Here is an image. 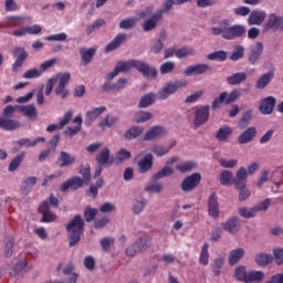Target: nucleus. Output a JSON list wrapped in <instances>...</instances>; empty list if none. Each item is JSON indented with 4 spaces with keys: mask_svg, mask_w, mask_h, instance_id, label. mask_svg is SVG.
I'll use <instances>...</instances> for the list:
<instances>
[{
    "mask_svg": "<svg viewBox=\"0 0 283 283\" xmlns=\"http://www.w3.org/2000/svg\"><path fill=\"white\" fill-rule=\"evenodd\" d=\"M247 32V28L242 24L230 25L228 20L220 22L219 27L212 28V34L214 36L222 35V39L227 41H233V39H240Z\"/></svg>",
    "mask_w": 283,
    "mask_h": 283,
    "instance_id": "1",
    "label": "nucleus"
},
{
    "mask_svg": "<svg viewBox=\"0 0 283 283\" xmlns=\"http://www.w3.org/2000/svg\"><path fill=\"white\" fill-rule=\"evenodd\" d=\"M84 227L85 221H83V218H81V216H76L66 224V231L70 238V247H76V244H78Z\"/></svg>",
    "mask_w": 283,
    "mask_h": 283,
    "instance_id": "2",
    "label": "nucleus"
},
{
    "mask_svg": "<svg viewBox=\"0 0 283 283\" xmlns=\"http://www.w3.org/2000/svg\"><path fill=\"white\" fill-rule=\"evenodd\" d=\"M138 17L140 19H146V17H148L143 23L144 32H151V30H156V25H158V21L163 20L160 11L154 12V7H148L146 8V10L140 11Z\"/></svg>",
    "mask_w": 283,
    "mask_h": 283,
    "instance_id": "3",
    "label": "nucleus"
},
{
    "mask_svg": "<svg viewBox=\"0 0 283 283\" xmlns=\"http://www.w3.org/2000/svg\"><path fill=\"white\" fill-rule=\"evenodd\" d=\"M71 75L70 73H57L53 77H51V81L54 86V93L56 96H60L61 98H67V95L70 94V91H67V84L70 83Z\"/></svg>",
    "mask_w": 283,
    "mask_h": 283,
    "instance_id": "4",
    "label": "nucleus"
},
{
    "mask_svg": "<svg viewBox=\"0 0 283 283\" xmlns=\"http://www.w3.org/2000/svg\"><path fill=\"white\" fill-rule=\"evenodd\" d=\"M181 87H187V81L179 80L166 83L157 93L159 101H167L171 94H176Z\"/></svg>",
    "mask_w": 283,
    "mask_h": 283,
    "instance_id": "5",
    "label": "nucleus"
},
{
    "mask_svg": "<svg viewBox=\"0 0 283 283\" xmlns=\"http://www.w3.org/2000/svg\"><path fill=\"white\" fill-rule=\"evenodd\" d=\"M202 180V175L200 172H193L192 175L187 176L181 182V189L185 192L193 191L200 181Z\"/></svg>",
    "mask_w": 283,
    "mask_h": 283,
    "instance_id": "6",
    "label": "nucleus"
},
{
    "mask_svg": "<svg viewBox=\"0 0 283 283\" xmlns=\"http://www.w3.org/2000/svg\"><path fill=\"white\" fill-rule=\"evenodd\" d=\"M140 74H143L144 78H147L148 81H154L158 76V71L154 66H149V64L138 61L137 62V69Z\"/></svg>",
    "mask_w": 283,
    "mask_h": 283,
    "instance_id": "7",
    "label": "nucleus"
},
{
    "mask_svg": "<svg viewBox=\"0 0 283 283\" xmlns=\"http://www.w3.org/2000/svg\"><path fill=\"white\" fill-rule=\"evenodd\" d=\"M178 160H180V157H178V156L171 157L166 163V166L153 176L151 180H160V178H166V176H171V174H174V167H171V166L175 163H178Z\"/></svg>",
    "mask_w": 283,
    "mask_h": 283,
    "instance_id": "8",
    "label": "nucleus"
},
{
    "mask_svg": "<svg viewBox=\"0 0 283 283\" xmlns=\"http://www.w3.org/2000/svg\"><path fill=\"white\" fill-rule=\"evenodd\" d=\"M277 103V99H275L274 96H268L261 99V103L259 105V112L263 114V116H269L270 114H273V109H275V104Z\"/></svg>",
    "mask_w": 283,
    "mask_h": 283,
    "instance_id": "9",
    "label": "nucleus"
},
{
    "mask_svg": "<svg viewBox=\"0 0 283 283\" xmlns=\"http://www.w3.org/2000/svg\"><path fill=\"white\" fill-rule=\"evenodd\" d=\"M82 126H83V117L81 115H76L72 119L71 125L65 128L64 136H70V138H72V136H76V134L81 132Z\"/></svg>",
    "mask_w": 283,
    "mask_h": 283,
    "instance_id": "10",
    "label": "nucleus"
},
{
    "mask_svg": "<svg viewBox=\"0 0 283 283\" xmlns=\"http://www.w3.org/2000/svg\"><path fill=\"white\" fill-rule=\"evenodd\" d=\"M208 213L211 218H220V203H218V195L212 192L208 200Z\"/></svg>",
    "mask_w": 283,
    "mask_h": 283,
    "instance_id": "11",
    "label": "nucleus"
},
{
    "mask_svg": "<svg viewBox=\"0 0 283 283\" xmlns=\"http://www.w3.org/2000/svg\"><path fill=\"white\" fill-rule=\"evenodd\" d=\"M262 52H264V45L262 42H255L250 46V54H249V63L251 65H255L260 56H262Z\"/></svg>",
    "mask_w": 283,
    "mask_h": 283,
    "instance_id": "12",
    "label": "nucleus"
},
{
    "mask_svg": "<svg viewBox=\"0 0 283 283\" xmlns=\"http://www.w3.org/2000/svg\"><path fill=\"white\" fill-rule=\"evenodd\" d=\"M223 231H228L231 235L240 232V219L238 217H232L226 222L221 223Z\"/></svg>",
    "mask_w": 283,
    "mask_h": 283,
    "instance_id": "13",
    "label": "nucleus"
},
{
    "mask_svg": "<svg viewBox=\"0 0 283 283\" xmlns=\"http://www.w3.org/2000/svg\"><path fill=\"white\" fill-rule=\"evenodd\" d=\"M95 160L99 167H109L114 163V158L109 156V148L107 147L101 149Z\"/></svg>",
    "mask_w": 283,
    "mask_h": 283,
    "instance_id": "14",
    "label": "nucleus"
},
{
    "mask_svg": "<svg viewBox=\"0 0 283 283\" xmlns=\"http://www.w3.org/2000/svg\"><path fill=\"white\" fill-rule=\"evenodd\" d=\"M138 174H147V171H151V167H154V155L146 154L143 159H140L137 164Z\"/></svg>",
    "mask_w": 283,
    "mask_h": 283,
    "instance_id": "15",
    "label": "nucleus"
},
{
    "mask_svg": "<svg viewBox=\"0 0 283 283\" xmlns=\"http://www.w3.org/2000/svg\"><path fill=\"white\" fill-rule=\"evenodd\" d=\"M118 125V116L114 114H107L106 116L102 117L98 127L102 132H105L107 128L112 129V127H116Z\"/></svg>",
    "mask_w": 283,
    "mask_h": 283,
    "instance_id": "16",
    "label": "nucleus"
},
{
    "mask_svg": "<svg viewBox=\"0 0 283 283\" xmlns=\"http://www.w3.org/2000/svg\"><path fill=\"white\" fill-rule=\"evenodd\" d=\"M39 143H45V137H39L36 139H30V138H22L14 143V149L19 151V149H22V147H25L27 149H30V147H36Z\"/></svg>",
    "mask_w": 283,
    "mask_h": 283,
    "instance_id": "17",
    "label": "nucleus"
},
{
    "mask_svg": "<svg viewBox=\"0 0 283 283\" xmlns=\"http://www.w3.org/2000/svg\"><path fill=\"white\" fill-rule=\"evenodd\" d=\"M85 185V180H83L81 177L75 176L73 178L67 179L64 181L60 188L61 191H67V189H81Z\"/></svg>",
    "mask_w": 283,
    "mask_h": 283,
    "instance_id": "18",
    "label": "nucleus"
},
{
    "mask_svg": "<svg viewBox=\"0 0 283 283\" xmlns=\"http://www.w3.org/2000/svg\"><path fill=\"white\" fill-rule=\"evenodd\" d=\"M207 120H209V106L199 107L195 115V127H200V125H205Z\"/></svg>",
    "mask_w": 283,
    "mask_h": 283,
    "instance_id": "19",
    "label": "nucleus"
},
{
    "mask_svg": "<svg viewBox=\"0 0 283 283\" xmlns=\"http://www.w3.org/2000/svg\"><path fill=\"white\" fill-rule=\"evenodd\" d=\"M266 19V11L253 10L248 18L249 25H262Z\"/></svg>",
    "mask_w": 283,
    "mask_h": 283,
    "instance_id": "20",
    "label": "nucleus"
},
{
    "mask_svg": "<svg viewBox=\"0 0 283 283\" xmlns=\"http://www.w3.org/2000/svg\"><path fill=\"white\" fill-rule=\"evenodd\" d=\"M247 254V250L244 248H235L232 249L228 256V263L230 266H235L242 258Z\"/></svg>",
    "mask_w": 283,
    "mask_h": 283,
    "instance_id": "21",
    "label": "nucleus"
},
{
    "mask_svg": "<svg viewBox=\"0 0 283 283\" xmlns=\"http://www.w3.org/2000/svg\"><path fill=\"white\" fill-rule=\"evenodd\" d=\"M258 136V128L249 127L238 137L239 145H249Z\"/></svg>",
    "mask_w": 283,
    "mask_h": 283,
    "instance_id": "22",
    "label": "nucleus"
},
{
    "mask_svg": "<svg viewBox=\"0 0 283 283\" xmlns=\"http://www.w3.org/2000/svg\"><path fill=\"white\" fill-rule=\"evenodd\" d=\"M264 28L265 30H280V28H282V17H279L275 13H270L266 22L264 23Z\"/></svg>",
    "mask_w": 283,
    "mask_h": 283,
    "instance_id": "23",
    "label": "nucleus"
},
{
    "mask_svg": "<svg viewBox=\"0 0 283 283\" xmlns=\"http://www.w3.org/2000/svg\"><path fill=\"white\" fill-rule=\"evenodd\" d=\"M57 163L60 167H73V165H76V156L67 151H61Z\"/></svg>",
    "mask_w": 283,
    "mask_h": 283,
    "instance_id": "24",
    "label": "nucleus"
},
{
    "mask_svg": "<svg viewBox=\"0 0 283 283\" xmlns=\"http://www.w3.org/2000/svg\"><path fill=\"white\" fill-rule=\"evenodd\" d=\"M275 78V72L270 71L262 74L255 82L256 90H264Z\"/></svg>",
    "mask_w": 283,
    "mask_h": 283,
    "instance_id": "25",
    "label": "nucleus"
},
{
    "mask_svg": "<svg viewBox=\"0 0 283 283\" xmlns=\"http://www.w3.org/2000/svg\"><path fill=\"white\" fill-rule=\"evenodd\" d=\"M247 178H249L247 168L241 167L237 171L235 178H234V185H235L237 189H242V188L247 187Z\"/></svg>",
    "mask_w": 283,
    "mask_h": 283,
    "instance_id": "26",
    "label": "nucleus"
},
{
    "mask_svg": "<svg viewBox=\"0 0 283 283\" xmlns=\"http://www.w3.org/2000/svg\"><path fill=\"white\" fill-rule=\"evenodd\" d=\"M165 128L163 126H153L145 133V140H156L160 136H165Z\"/></svg>",
    "mask_w": 283,
    "mask_h": 283,
    "instance_id": "27",
    "label": "nucleus"
},
{
    "mask_svg": "<svg viewBox=\"0 0 283 283\" xmlns=\"http://www.w3.org/2000/svg\"><path fill=\"white\" fill-rule=\"evenodd\" d=\"M266 182H275V172L271 170H263L261 171L260 178L256 181V187L261 189V187H264Z\"/></svg>",
    "mask_w": 283,
    "mask_h": 283,
    "instance_id": "28",
    "label": "nucleus"
},
{
    "mask_svg": "<svg viewBox=\"0 0 283 283\" xmlns=\"http://www.w3.org/2000/svg\"><path fill=\"white\" fill-rule=\"evenodd\" d=\"M126 41H127V34L125 33L117 34L115 39H113V41L106 45L105 52L107 53L114 52V50H116L122 43H125Z\"/></svg>",
    "mask_w": 283,
    "mask_h": 283,
    "instance_id": "29",
    "label": "nucleus"
},
{
    "mask_svg": "<svg viewBox=\"0 0 283 283\" xmlns=\"http://www.w3.org/2000/svg\"><path fill=\"white\" fill-rule=\"evenodd\" d=\"M153 118H154V114L151 112H147V111H137L133 115V122L137 123V125L147 123L148 120H151Z\"/></svg>",
    "mask_w": 283,
    "mask_h": 283,
    "instance_id": "30",
    "label": "nucleus"
},
{
    "mask_svg": "<svg viewBox=\"0 0 283 283\" xmlns=\"http://www.w3.org/2000/svg\"><path fill=\"white\" fill-rule=\"evenodd\" d=\"M39 209L42 213L43 222H54V220H56V214L50 211V203H48V200L44 201Z\"/></svg>",
    "mask_w": 283,
    "mask_h": 283,
    "instance_id": "31",
    "label": "nucleus"
},
{
    "mask_svg": "<svg viewBox=\"0 0 283 283\" xmlns=\"http://www.w3.org/2000/svg\"><path fill=\"white\" fill-rule=\"evenodd\" d=\"M145 128L143 126H132L124 133V138L126 140H136V138L143 136Z\"/></svg>",
    "mask_w": 283,
    "mask_h": 283,
    "instance_id": "32",
    "label": "nucleus"
},
{
    "mask_svg": "<svg viewBox=\"0 0 283 283\" xmlns=\"http://www.w3.org/2000/svg\"><path fill=\"white\" fill-rule=\"evenodd\" d=\"M145 207H147V199L137 197L133 200L132 211L135 216H139V213L145 211Z\"/></svg>",
    "mask_w": 283,
    "mask_h": 283,
    "instance_id": "33",
    "label": "nucleus"
},
{
    "mask_svg": "<svg viewBox=\"0 0 283 283\" xmlns=\"http://www.w3.org/2000/svg\"><path fill=\"white\" fill-rule=\"evenodd\" d=\"M231 134H233V128L229 126H224L218 129L216 134V139L219 143H228L229 138L231 137Z\"/></svg>",
    "mask_w": 283,
    "mask_h": 283,
    "instance_id": "34",
    "label": "nucleus"
},
{
    "mask_svg": "<svg viewBox=\"0 0 283 283\" xmlns=\"http://www.w3.org/2000/svg\"><path fill=\"white\" fill-rule=\"evenodd\" d=\"M14 56H18L17 61L13 64V70L17 72L21 65H23V61L28 59V52L23 48H17L14 50Z\"/></svg>",
    "mask_w": 283,
    "mask_h": 283,
    "instance_id": "35",
    "label": "nucleus"
},
{
    "mask_svg": "<svg viewBox=\"0 0 283 283\" xmlns=\"http://www.w3.org/2000/svg\"><path fill=\"white\" fill-rule=\"evenodd\" d=\"M17 109L28 118H36V106H34L33 104L17 105Z\"/></svg>",
    "mask_w": 283,
    "mask_h": 283,
    "instance_id": "36",
    "label": "nucleus"
},
{
    "mask_svg": "<svg viewBox=\"0 0 283 283\" xmlns=\"http://www.w3.org/2000/svg\"><path fill=\"white\" fill-rule=\"evenodd\" d=\"M94 54H96V46L90 49H80V55L84 65H88L92 63V59H94Z\"/></svg>",
    "mask_w": 283,
    "mask_h": 283,
    "instance_id": "37",
    "label": "nucleus"
},
{
    "mask_svg": "<svg viewBox=\"0 0 283 283\" xmlns=\"http://www.w3.org/2000/svg\"><path fill=\"white\" fill-rule=\"evenodd\" d=\"M21 124L14 119H8L6 117L0 118V128L6 132H12V129H19Z\"/></svg>",
    "mask_w": 283,
    "mask_h": 283,
    "instance_id": "38",
    "label": "nucleus"
},
{
    "mask_svg": "<svg viewBox=\"0 0 283 283\" xmlns=\"http://www.w3.org/2000/svg\"><path fill=\"white\" fill-rule=\"evenodd\" d=\"M167 39V33L161 32L159 34V39L158 40H153L151 42V46H150V52L153 54H159V52L163 51L164 44L163 42Z\"/></svg>",
    "mask_w": 283,
    "mask_h": 283,
    "instance_id": "39",
    "label": "nucleus"
},
{
    "mask_svg": "<svg viewBox=\"0 0 283 283\" xmlns=\"http://www.w3.org/2000/svg\"><path fill=\"white\" fill-rule=\"evenodd\" d=\"M222 266H224V256H217L210 264V269L216 277L222 273Z\"/></svg>",
    "mask_w": 283,
    "mask_h": 283,
    "instance_id": "40",
    "label": "nucleus"
},
{
    "mask_svg": "<svg viewBox=\"0 0 283 283\" xmlns=\"http://www.w3.org/2000/svg\"><path fill=\"white\" fill-rule=\"evenodd\" d=\"M150 151L154 156H157V158H163V156H167V154L171 151V146L155 144L151 146Z\"/></svg>",
    "mask_w": 283,
    "mask_h": 283,
    "instance_id": "41",
    "label": "nucleus"
},
{
    "mask_svg": "<svg viewBox=\"0 0 283 283\" xmlns=\"http://www.w3.org/2000/svg\"><path fill=\"white\" fill-rule=\"evenodd\" d=\"M154 103H156V95L150 92L142 96L138 103V107H140V109H145L150 107V105H154Z\"/></svg>",
    "mask_w": 283,
    "mask_h": 283,
    "instance_id": "42",
    "label": "nucleus"
},
{
    "mask_svg": "<svg viewBox=\"0 0 283 283\" xmlns=\"http://www.w3.org/2000/svg\"><path fill=\"white\" fill-rule=\"evenodd\" d=\"M105 112H107V106L93 107L86 112V118L87 120H96V118L105 114Z\"/></svg>",
    "mask_w": 283,
    "mask_h": 283,
    "instance_id": "43",
    "label": "nucleus"
},
{
    "mask_svg": "<svg viewBox=\"0 0 283 283\" xmlns=\"http://www.w3.org/2000/svg\"><path fill=\"white\" fill-rule=\"evenodd\" d=\"M137 23L138 18L136 17L124 18L119 21V30H134Z\"/></svg>",
    "mask_w": 283,
    "mask_h": 283,
    "instance_id": "44",
    "label": "nucleus"
},
{
    "mask_svg": "<svg viewBox=\"0 0 283 283\" xmlns=\"http://www.w3.org/2000/svg\"><path fill=\"white\" fill-rule=\"evenodd\" d=\"M247 76L248 75L244 72L233 73L227 77V83H229V85H240V83L247 81Z\"/></svg>",
    "mask_w": 283,
    "mask_h": 283,
    "instance_id": "45",
    "label": "nucleus"
},
{
    "mask_svg": "<svg viewBox=\"0 0 283 283\" xmlns=\"http://www.w3.org/2000/svg\"><path fill=\"white\" fill-rule=\"evenodd\" d=\"M198 167V163L193 160L181 161L176 166V170L180 174H187V171H191V169H196Z\"/></svg>",
    "mask_w": 283,
    "mask_h": 283,
    "instance_id": "46",
    "label": "nucleus"
},
{
    "mask_svg": "<svg viewBox=\"0 0 283 283\" xmlns=\"http://www.w3.org/2000/svg\"><path fill=\"white\" fill-rule=\"evenodd\" d=\"M219 182L220 185H223V187H229V185H233V172L230 170H223L221 171L219 176Z\"/></svg>",
    "mask_w": 283,
    "mask_h": 283,
    "instance_id": "47",
    "label": "nucleus"
},
{
    "mask_svg": "<svg viewBox=\"0 0 283 283\" xmlns=\"http://www.w3.org/2000/svg\"><path fill=\"white\" fill-rule=\"evenodd\" d=\"M116 66H117V70H119V72H129V70H132L133 67L137 70L138 60H128L125 62H118Z\"/></svg>",
    "mask_w": 283,
    "mask_h": 283,
    "instance_id": "48",
    "label": "nucleus"
},
{
    "mask_svg": "<svg viewBox=\"0 0 283 283\" xmlns=\"http://www.w3.org/2000/svg\"><path fill=\"white\" fill-rule=\"evenodd\" d=\"M234 277H235V280H238V282L247 283V280L249 277V272H247V266L238 265L234 269Z\"/></svg>",
    "mask_w": 283,
    "mask_h": 283,
    "instance_id": "49",
    "label": "nucleus"
},
{
    "mask_svg": "<svg viewBox=\"0 0 283 283\" xmlns=\"http://www.w3.org/2000/svg\"><path fill=\"white\" fill-rule=\"evenodd\" d=\"M23 158H25V154L21 153L17 155L9 164L8 171L11 174L17 171L19 167H21V163H23Z\"/></svg>",
    "mask_w": 283,
    "mask_h": 283,
    "instance_id": "50",
    "label": "nucleus"
},
{
    "mask_svg": "<svg viewBox=\"0 0 283 283\" xmlns=\"http://www.w3.org/2000/svg\"><path fill=\"white\" fill-rule=\"evenodd\" d=\"M272 205H277V199H265L254 206V209L258 212L260 211H269V207Z\"/></svg>",
    "mask_w": 283,
    "mask_h": 283,
    "instance_id": "51",
    "label": "nucleus"
},
{
    "mask_svg": "<svg viewBox=\"0 0 283 283\" xmlns=\"http://www.w3.org/2000/svg\"><path fill=\"white\" fill-rule=\"evenodd\" d=\"M209 243H205L201 248L200 256H199V262L202 264V266H208L209 265Z\"/></svg>",
    "mask_w": 283,
    "mask_h": 283,
    "instance_id": "52",
    "label": "nucleus"
},
{
    "mask_svg": "<svg viewBox=\"0 0 283 283\" xmlns=\"http://www.w3.org/2000/svg\"><path fill=\"white\" fill-rule=\"evenodd\" d=\"M264 280V272L252 270L248 272L247 283L262 282Z\"/></svg>",
    "mask_w": 283,
    "mask_h": 283,
    "instance_id": "53",
    "label": "nucleus"
},
{
    "mask_svg": "<svg viewBox=\"0 0 283 283\" xmlns=\"http://www.w3.org/2000/svg\"><path fill=\"white\" fill-rule=\"evenodd\" d=\"M193 54H196V50L191 46L181 48L175 52L177 59H186V56H193Z\"/></svg>",
    "mask_w": 283,
    "mask_h": 283,
    "instance_id": "54",
    "label": "nucleus"
},
{
    "mask_svg": "<svg viewBox=\"0 0 283 283\" xmlns=\"http://www.w3.org/2000/svg\"><path fill=\"white\" fill-rule=\"evenodd\" d=\"M255 262L260 266H266V264H271V262H273V256L266 253H259L255 256Z\"/></svg>",
    "mask_w": 283,
    "mask_h": 283,
    "instance_id": "55",
    "label": "nucleus"
},
{
    "mask_svg": "<svg viewBox=\"0 0 283 283\" xmlns=\"http://www.w3.org/2000/svg\"><path fill=\"white\" fill-rule=\"evenodd\" d=\"M239 214L242 218L251 219V218H255V216H258V212L255 210V206L252 208L242 207L239 209Z\"/></svg>",
    "mask_w": 283,
    "mask_h": 283,
    "instance_id": "56",
    "label": "nucleus"
},
{
    "mask_svg": "<svg viewBox=\"0 0 283 283\" xmlns=\"http://www.w3.org/2000/svg\"><path fill=\"white\" fill-rule=\"evenodd\" d=\"M132 158V153L125 148H119L115 154V160L118 163H124V160H129Z\"/></svg>",
    "mask_w": 283,
    "mask_h": 283,
    "instance_id": "57",
    "label": "nucleus"
},
{
    "mask_svg": "<svg viewBox=\"0 0 283 283\" xmlns=\"http://www.w3.org/2000/svg\"><path fill=\"white\" fill-rule=\"evenodd\" d=\"M34 185H36V177H27L21 185V189L24 193H28Z\"/></svg>",
    "mask_w": 283,
    "mask_h": 283,
    "instance_id": "58",
    "label": "nucleus"
},
{
    "mask_svg": "<svg viewBox=\"0 0 283 283\" xmlns=\"http://www.w3.org/2000/svg\"><path fill=\"white\" fill-rule=\"evenodd\" d=\"M13 251H14V239L9 238L6 240V244H4V258H12Z\"/></svg>",
    "mask_w": 283,
    "mask_h": 283,
    "instance_id": "59",
    "label": "nucleus"
},
{
    "mask_svg": "<svg viewBox=\"0 0 283 283\" xmlns=\"http://www.w3.org/2000/svg\"><path fill=\"white\" fill-rule=\"evenodd\" d=\"M45 41L49 42H65L67 41V33L61 32L56 34H52L45 38Z\"/></svg>",
    "mask_w": 283,
    "mask_h": 283,
    "instance_id": "60",
    "label": "nucleus"
},
{
    "mask_svg": "<svg viewBox=\"0 0 283 283\" xmlns=\"http://www.w3.org/2000/svg\"><path fill=\"white\" fill-rule=\"evenodd\" d=\"M207 59L209 61H227V52L224 51H217L208 54Z\"/></svg>",
    "mask_w": 283,
    "mask_h": 283,
    "instance_id": "61",
    "label": "nucleus"
},
{
    "mask_svg": "<svg viewBox=\"0 0 283 283\" xmlns=\"http://www.w3.org/2000/svg\"><path fill=\"white\" fill-rule=\"evenodd\" d=\"M146 191L148 193H160L163 191V184L153 181L146 186Z\"/></svg>",
    "mask_w": 283,
    "mask_h": 283,
    "instance_id": "62",
    "label": "nucleus"
},
{
    "mask_svg": "<svg viewBox=\"0 0 283 283\" xmlns=\"http://www.w3.org/2000/svg\"><path fill=\"white\" fill-rule=\"evenodd\" d=\"M174 70H176V64L169 61L163 63L159 67L160 74H171Z\"/></svg>",
    "mask_w": 283,
    "mask_h": 283,
    "instance_id": "63",
    "label": "nucleus"
},
{
    "mask_svg": "<svg viewBox=\"0 0 283 283\" xmlns=\"http://www.w3.org/2000/svg\"><path fill=\"white\" fill-rule=\"evenodd\" d=\"M273 258H274V261L279 265L283 264V249L282 248H274L273 249Z\"/></svg>",
    "mask_w": 283,
    "mask_h": 283,
    "instance_id": "64",
    "label": "nucleus"
}]
</instances>
